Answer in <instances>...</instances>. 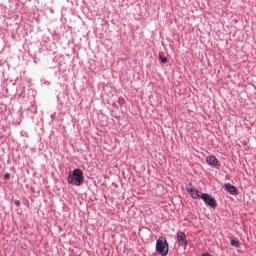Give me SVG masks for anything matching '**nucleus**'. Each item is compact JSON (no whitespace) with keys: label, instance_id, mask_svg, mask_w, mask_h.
<instances>
[{"label":"nucleus","instance_id":"nucleus-1","mask_svg":"<svg viewBox=\"0 0 256 256\" xmlns=\"http://www.w3.org/2000/svg\"><path fill=\"white\" fill-rule=\"evenodd\" d=\"M67 181L70 185H74V187H81L85 180L83 178V170L74 169L72 173H69L67 177Z\"/></svg>","mask_w":256,"mask_h":256},{"label":"nucleus","instance_id":"nucleus-2","mask_svg":"<svg viewBox=\"0 0 256 256\" xmlns=\"http://www.w3.org/2000/svg\"><path fill=\"white\" fill-rule=\"evenodd\" d=\"M156 251L161 256H166L167 253H169V244L167 243V240L165 238H158V240L156 241Z\"/></svg>","mask_w":256,"mask_h":256},{"label":"nucleus","instance_id":"nucleus-3","mask_svg":"<svg viewBox=\"0 0 256 256\" xmlns=\"http://www.w3.org/2000/svg\"><path fill=\"white\" fill-rule=\"evenodd\" d=\"M200 199H202L206 205L212 207V209H215V207H217V201L210 194L202 193L200 195Z\"/></svg>","mask_w":256,"mask_h":256},{"label":"nucleus","instance_id":"nucleus-4","mask_svg":"<svg viewBox=\"0 0 256 256\" xmlns=\"http://www.w3.org/2000/svg\"><path fill=\"white\" fill-rule=\"evenodd\" d=\"M177 242L182 247H187L188 242H187V235H185V232L183 231L177 232Z\"/></svg>","mask_w":256,"mask_h":256},{"label":"nucleus","instance_id":"nucleus-5","mask_svg":"<svg viewBox=\"0 0 256 256\" xmlns=\"http://www.w3.org/2000/svg\"><path fill=\"white\" fill-rule=\"evenodd\" d=\"M186 191L190 193L193 199H201V195H199V190L195 189L193 185L189 184L188 186H186Z\"/></svg>","mask_w":256,"mask_h":256},{"label":"nucleus","instance_id":"nucleus-6","mask_svg":"<svg viewBox=\"0 0 256 256\" xmlns=\"http://www.w3.org/2000/svg\"><path fill=\"white\" fill-rule=\"evenodd\" d=\"M206 163H208L212 167H215L216 169H219V167H221V164H219V160H217V157L215 156H207Z\"/></svg>","mask_w":256,"mask_h":256},{"label":"nucleus","instance_id":"nucleus-7","mask_svg":"<svg viewBox=\"0 0 256 256\" xmlns=\"http://www.w3.org/2000/svg\"><path fill=\"white\" fill-rule=\"evenodd\" d=\"M225 189L228 193H231V195H237V188L231 185V183L225 184Z\"/></svg>","mask_w":256,"mask_h":256},{"label":"nucleus","instance_id":"nucleus-8","mask_svg":"<svg viewBox=\"0 0 256 256\" xmlns=\"http://www.w3.org/2000/svg\"><path fill=\"white\" fill-rule=\"evenodd\" d=\"M230 243H231L232 247H239V240L233 239V240H231Z\"/></svg>","mask_w":256,"mask_h":256},{"label":"nucleus","instance_id":"nucleus-9","mask_svg":"<svg viewBox=\"0 0 256 256\" xmlns=\"http://www.w3.org/2000/svg\"><path fill=\"white\" fill-rule=\"evenodd\" d=\"M161 63H167V57L159 56Z\"/></svg>","mask_w":256,"mask_h":256},{"label":"nucleus","instance_id":"nucleus-10","mask_svg":"<svg viewBox=\"0 0 256 256\" xmlns=\"http://www.w3.org/2000/svg\"><path fill=\"white\" fill-rule=\"evenodd\" d=\"M14 205H16V207H19V205H21V201L15 200V201H14Z\"/></svg>","mask_w":256,"mask_h":256},{"label":"nucleus","instance_id":"nucleus-11","mask_svg":"<svg viewBox=\"0 0 256 256\" xmlns=\"http://www.w3.org/2000/svg\"><path fill=\"white\" fill-rule=\"evenodd\" d=\"M4 179H10L9 173H6V174L4 175Z\"/></svg>","mask_w":256,"mask_h":256},{"label":"nucleus","instance_id":"nucleus-12","mask_svg":"<svg viewBox=\"0 0 256 256\" xmlns=\"http://www.w3.org/2000/svg\"><path fill=\"white\" fill-rule=\"evenodd\" d=\"M202 256H211V255H209V253H206V254H203Z\"/></svg>","mask_w":256,"mask_h":256}]
</instances>
